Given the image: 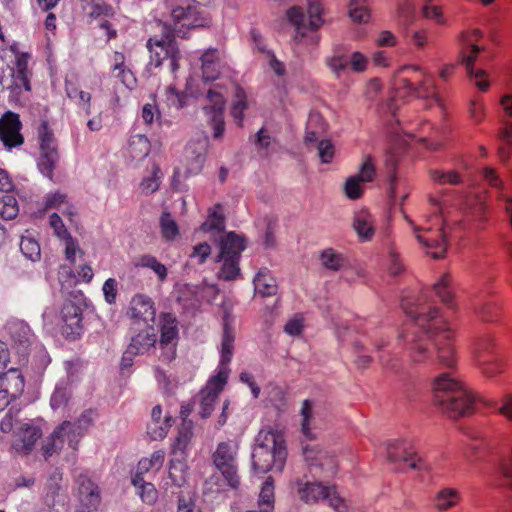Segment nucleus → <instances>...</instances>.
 Listing matches in <instances>:
<instances>
[{
  "label": "nucleus",
  "mask_w": 512,
  "mask_h": 512,
  "mask_svg": "<svg viewBox=\"0 0 512 512\" xmlns=\"http://www.w3.org/2000/svg\"><path fill=\"white\" fill-rule=\"evenodd\" d=\"M401 306L411 318L402 334L404 351L412 363H425L435 347L439 363L446 368H454L457 356L453 346L454 331L449 322L438 314V310L427 302H411L403 298Z\"/></svg>",
  "instance_id": "nucleus-1"
},
{
  "label": "nucleus",
  "mask_w": 512,
  "mask_h": 512,
  "mask_svg": "<svg viewBox=\"0 0 512 512\" xmlns=\"http://www.w3.org/2000/svg\"><path fill=\"white\" fill-rule=\"evenodd\" d=\"M432 390L433 405L449 418L468 416L475 410L476 396L473 391L448 373L434 379Z\"/></svg>",
  "instance_id": "nucleus-2"
},
{
  "label": "nucleus",
  "mask_w": 512,
  "mask_h": 512,
  "mask_svg": "<svg viewBox=\"0 0 512 512\" xmlns=\"http://www.w3.org/2000/svg\"><path fill=\"white\" fill-rule=\"evenodd\" d=\"M169 7V22H166L173 33L187 39L195 29L209 28L211 17L204 13L199 5L190 0H167Z\"/></svg>",
  "instance_id": "nucleus-3"
},
{
  "label": "nucleus",
  "mask_w": 512,
  "mask_h": 512,
  "mask_svg": "<svg viewBox=\"0 0 512 512\" xmlns=\"http://www.w3.org/2000/svg\"><path fill=\"white\" fill-rule=\"evenodd\" d=\"M483 34L480 29L472 28L460 32L458 42L460 45L458 53V61L465 65L467 73L475 80V85L482 92H486L490 87L488 74L486 71L479 69L474 72V64L478 55L483 51V47L478 45Z\"/></svg>",
  "instance_id": "nucleus-4"
},
{
  "label": "nucleus",
  "mask_w": 512,
  "mask_h": 512,
  "mask_svg": "<svg viewBox=\"0 0 512 512\" xmlns=\"http://www.w3.org/2000/svg\"><path fill=\"white\" fill-rule=\"evenodd\" d=\"M162 26L161 36H154L148 39L146 47L150 52V60L156 67L162 65L165 60H170L172 72L179 69L181 52L176 41V35L168 27L167 23L159 21Z\"/></svg>",
  "instance_id": "nucleus-5"
},
{
  "label": "nucleus",
  "mask_w": 512,
  "mask_h": 512,
  "mask_svg": "<svg viewBox=\"0 0 512 512\" xmlns=\"http://www.w3.org/2000/svg\"><path fill=\"white\" fill-rule=\"evenodd\" d=\"M245 248V238L235 232H229L220 239L217 256V261L222 262L218 275L220 279L230 281L240 275L239 261Z\"/></svg>",
  "instance_id": "nucleus-6"
},
{
  "label": "nucleus",
  "mask_w": 512,
  "mask_h": 512,
  "mask_svg": "<svg viewBox=\"0 0 512 512\" xmlns=\"http://www.w3.org/2000/svg\"><path fill=\"white\" fill-rule=\"evenodd\" d=\"M56 331L66 340H76L83 332V308L80 303L67 299L54 319Z\"/></svg>",
  "instance_id": "nucleus-7"
},
{
  "label": "nucleus",
  "mask_w": 512,
  "mask_h": 512,
  "mask_svg": "<svg viewBox=\"0 0 512 512\" xmlns=\"http://www.w3.org/2000/svg\"><path fill=\"white\" fill-rule=\"evenodd\" d=\"M297 494L305 503L314 504L320 500H328L329 505L336 512H348L346 501L338 494L334 485H324L322 482L298 481Z\"/></svg>",
  "instance_id": "nucleus-8"
},
{
  "label": "nucleus",
  "mask_w": 512,
  "mask_h": 512,
  "mask_svg": "<svg viewBox=\"0 0 512 512\" xmlns=\"http://www.w3.org/2000/svg\"><path fill=\"white\" fill-rule=\"evenodd\" d=\"M37 134L39 140L38 169L43 175L53 180V173L60 158L57 140L47 121L40 123Z\"/></svg>",
  "instance_id": "nucleus-9"
},
{
  "label": "nucleus",
  "mask_w": 512,
  "mask_h": 512,
  "mask_svg": "<svg viewBox=\"0 0 512 512\" xmlns=\"http://www.w3.org/2000/svg\"><path fill=\"white\" fill-rule=\"evenodd\" d=\"M160 338L157 341L160 354L159 360L163 363H171L176 359L179 342V321L170 312H162L159 315Z\"/></svg>",
  "instance_id": "nucleus-10"
},
{
  "label": "nucleus",
  "mask_w": 512,
  "mask_h": 512,
  "mask_svg": "<svg viewBox=\"0 0 512 512\" xmlns=\"http://www.w3.org/2000/svg\"><path fill=\"white\" fill-rule=\"evenodd\" d=\"M238 449L237 442L223 441L218 443L211 456L215 467L220 471L227 484L234 489L238 488L240 484L236 463Z\"/></svg>",
  "instance_id": "nucleus-11"
},
{
  "label": "nucleus",
  "mask_w": 512,
  "mask_h": 512,
  "mask_svg": "<svg viewBox=\"0 0 512 512\" xmlns=\"http://www.w3.org/2000/svg\"><path fill=\"white\" fill-rule=\"evenodd\" d=\"M387 457L401 469H421L424 461L418 455L413 445L406 441H395L387 445Z\"/></svg>",
  "instance_id": "nucleus-12"
},
{
  "label": "nucleus",
  "mask_w": 512,
  "mask_h": 512,
  "mask_svg": "<svg viewBox=\"0 0 512 512\" xmlns=\"http://www.w3.org/2000/svg\"><path fill=\"white\" fill-rule=\"evenodd\" d=\"M228 375L225 371H219L211 377L205 387L199 392L200 415L202 418H208L215 407L219 394L227 383Z\"/></svg>",
  "instance_id": "nucleus-13"
},
{
  "label": "nucleus",
  "mask_w": 512,
  "mask_h": 512,
  "mask_svg": "<svg viewBox=\"0 0 512 512\" xmlns=\"http://www.w3.org/2000/svg\"><path fill=\"white\" fill-rule=\"evenodd\" d=\"M24 387V377L19 368L6 369L0 375V410L9 404L11 399L20 395Z\"/></svg>",
  "instance_id": "nucleus-14"
},
{
  "label": "nucleus",
  "mask_w": 512,
  "mask_h": 512,
  "mask_svg": "<svg viewBox=\"0 0 512 512\" xmlns=\"http://www.w3.org/2000/svg\"><path fill=\"white\" fill-rule=\"evenodd\" d=\"M22 123L19 115L8 111L0 118V140L4 147L12 149L20 147L24 143V137L21 134Z\"/></svg>",
  "instance_id": "nucleus-15"
},
{
  "label": "nucleus",
  "mask_w": 512,
  "mask_h": 512,
  "mask_svg": "<svg viewBox=\"0 0 512 512\" xmlns=\"http://www.w3.org/2000/svg\"><path fill=\"white\" fill-rule=\"evenodd\" d=\"M303 456L310 470L315 469L325 471L332 475L337 471V462L335 457L316 445L304 446Z\"/></svg>",
  "instance_id": "nucleus-16"
},
{
  "label": "nucleus",
  "mask_w": 512,
  "mask_h": 512,
  "mask_svg": "<svg viewBox=\"0 0 512 512\" xmlns=\"http://www.w3.org/2000/svg\"><path fill=\"white\" fill-rule=\"evenodd\" d=\"M10 334L13 341L12 348L19 354V365L23 366L27 363V357L35 336L30 327L24 322L13 324L10 328Z\"/></svg>",
  "instance_id": "nucleus-17"
},
{
  "label": "nucleus",
  "mask_w": 512,
  "mask_h": 512,
  "mask_svg": "<svg viewBox=\"0 0 512 512\" xmlns=\"http://www.w3.org/2000/svg\"><path fill=\"white\" fill-rule=\"evenodd\" d=\"M127 316L133 324H148L149 321H154L156 309L153 300L146 295L136 294L130 301Z\"/></svg>",
  "instance_id": "nucleus-18"
},
{
  "label": "nucleus",
  "mask_w": 512,
  "mask_h": 512,
  "mask_svg": "<svg viewBox=\"0 0 512 512\" xmlns=\"http://www.w3.org/2000/svg\"><path fill=\"white\" fill-rule=\"evenodd\" d=\"M434 221L438 228L436 230L424 229L423 233L418 235V239L427 247L435 249L431 252L434 258H440L447 250L448 241L442 218L435 216Z\"/></svg>",
  "instance_id": "nucleus-19"
},
{
  "label": "nucleus",
  "mask_w": 512,
  "mask_h": 512,
  "mask_svg": "<svg viewBox=\"0 0 512 512\" xmlns=\"http://www.w3.org/2000/svg\"><path fill=\"white\" fill-rule=\"evenodd\" d=\"M157 334L151 325H147L143 330L132 336L127 347L128 355H144L156 349Z\"/></svg>",
  "instance_id": "nucleus-20"
},
{
  "label": "nucleus",
  "mask_w": 512,
  "mask_h": 512,
  "mask_svg": "<svg viewBox=\"0 0 512 512\" xmlns=\"http://www.w3.org/2000/svg\"><path fill=\"white\" fill-rule=\"evenodd\" d=\"M257 440L265 442L268 446L269 443H272V450H270V452L275 462H279L280 464L285 462L288 453L283 431L270 427L263 428L259 431Z\"/></svg>",
  "instance_id": "nucleus-21"
},
{
  "label": "nucleus",
  "mask_w": 512,
  "mask_h": 512,
  "mask_svg": "<svg viewBox=\"0 0 512 512\" xmlns=\"http://www.w3.org/2000/svg\"><path fill=\"white\" fill-rule=\"evenodd\" d=\"M75 436V425L70 421H63L51 434L48 442L42 447L46 457L58 452L62 449L66 440L72 441L71 437Z\"/></svg>",
  "instance_id": "nucleus-22"
},
{
  "label": "nucleus",
  "mask_w": 512,
  "mask_h": 512,
  "mask_svg": "<svg viewBox=\"0 0 512 512\" xmlns=\"http://www.w3.org/2000/svg\"><path fill=\"white\" fill-rule=\"evenodd\" d=\"M413 75L407 80L408 86L415 90L418 97L427 98L436 94L434 78L421 68L411 67Z\"/></svg>",
  "instance_id": "nucleus-23"
},
{
  "label": "nucleus",
  "mask_w": 512,
  "mask_h": 512,
  "mask_svg": "<svg viewBox=\"0 0 512 512\" xmlns=\"http://www.w3.org/2000/svg\"><path fill=\"white\" fill-rule=\"evenodd\" d=\"M44 209L51 210L57 209L60 210L63 215H65L70 223L76 224L77 218V210L75 206L69 202L68 197L65 193L60 191H56L54 193H50L45 197L44 201Z\"/></svg>",
  "instance_id": "nucleus-24"
},
{
  "label": "nucleus",
  "mask_w": 512,
  "mask_h": 512,
  "mask_svg": "<svg viewBox=\"0 0 512 512\" xmlns=\"http://www.w3.org/2000/svg\"><path fill=\"white\" fill-rule=\"evenodd\" d=\"M41 436L42 431L39 427L24 424L18 432V439L14 441L13 447L17 452L28 454L32 451Z\"/></svg>",
  "instance_id": "nucleus-25"
},
{
  "label": "nucleus",
  "mask_w": 512,
  "mask_h": 512,
  "mask_svg": "<svg viewBox=\"0 0 512 512\" xmlns=\"http://www.w3.org/2000/svg\"><path fill=\"white\" fill-rule=\"evenodd\" d=\"M202 77L205 81H215L221 74V61L218 49L205 50L200 58Z\"/></svg>",
  "instance_id": "nucleus-26"
},
{
  "label": "nucleus",
  "mask_w": 512,
  "mask_h": 512,
  "mask_svg": "<svg viewBox=\"0 0 512 512\" xmlns=\"http://www.w3.org/2000/svg\"><path fill=\"white\" fill-rule=\"evenodd\" d=\"M162 412L160 405H156L151 411L152 422L148 426L147 433L152 440L163 439L171 427V416H163Z\"/></svg>",
  "instance_id": "nucleus-27"
},
{
  "label": "nucleus",
  "mask_w": 512,
  "mask_h": 512,
  "mask_svg": "<svg viewBox=\"0 0 512 512\" xmlns=\"http://www.w3.org/2000/svg\"><path fill=\"white\" fill-rule=\"evenodd\" d=\"M112 72L128 88L132 89L136 85V78L132 71L125 65V55L122 52L115 51L112 55Z\"/></svg>",
  "instance_id": "nucleus-28"
},
{
  "label": "nucleus",
  "mask_w": 512,
  "mask_h": 512,
  "mask_svg": "<svg viewBox=\"0 0 512 512\" xmlns=\"http://www.w3.org/2000/svg\"><path fill=\"white\" fill-rule=\"evenodd\" d=\"M192 437L193 423L191 421L184 420L178 428L177 436L171 445V453L175 456L179 454L181 457H184Z\"/></svg>",
  "instance_id": "nucleus-29"
},
{
  "label": "nucleus",
  "mask_w": 512,
  "mask_h": 512,
  "mask_svg": "<svg viewBox=\"0 0 512 512\" xmlns=\"http://www.w3.org/2000/svg\"><path fill=\"white\" fill-rule=\"evenodd\" d=\"M31 56L26 52H18L16 54V74L15 84L17 87H23L26 91L31 90L30 76L31 71L28 69V63Z\"/></svg>",
  "instance_id": "nucleus-30"
},
{
  "label": "nucleus",
  "mask_w": 512,
  "mask_h": 512,
  "mask_svg": "<svg viewBox=\"0 0 512 512\" xmlns=\"http://www.w3.org/2000/svg\"><path fill=\"white\" fill-rule=\"evenodd\" d=\"M235 334L230 324L229 315L223 318V336L221 343V364L227 365L233 356Z\"/></svg>",
  "instance_id": "nucleus-31"
},
{
  "label": "nucleus",
  "mask_w": 512,
  "mask_h": 512,
  "mask_svg": "<svg viewBox=\"0 0 512 512\" xmlns=\"http://www.w3.org/2000/svg\"><path fill=\"white\" fill-rule=\"evenodd\" d=\"M475 360L477 364H481L484 361L499 354L498 346L493 336L485 335L479 338L475 344Z\"/></svg>",
  "instance_id": "nucleus-32"
},
{
  "label": "nucleus",
  "mask_w": 512,
  "mask_h": 512,
  "mask_svg": "<svg viewBox=\"0 0 512 512\" xmlns=\"http://www.w3.org/2000/svg\"><path fill=\"white\" fill-rule=\"evenodd\" d=\"M434 292L442 303L447 305L448 308L454 309L456 304L454 302V289L452 286V277L449 273L441 276L437 283L434 284Z\"/></svg>",
  "instance_id": "nucleus-33"
},
{
  "label": "nucleus",
  "mask_w": 512,
  "mask_h": 512,
  "mask_svg": "<svg viewBox=\"0 0 512 512\" xmlns=\"http://www.w3.org/2000/svg\"><path fill=\"white\" fill-rule=\"evenodd\" d=\"M259 442V445L253 451L252 463L256 471L265 473L272 468L275 460L273 459L268 445L265 442Z\"/></svg>",
  "instance_id": "nucleus-34"
},
{
  "label": "nucleus",
  "mask_w": 512,
  "mask_h": 512,
  "mask_svg": "<svg viewBox=\"0 0 512 512\" xmlns=\"http://www.w3.org/2000/svg\"><path fill=\"white\" fill-rule=\"evenodd\" d=\"M165 460V453L162 450L155 451L151 457L142 458L137 466L133 476L144 478L145 474L155 473L161 469Z\"/></svg>",
  "instance_id": "nucleus-35"
},
{
  "label": "nucleus",
  "mask_w": 512,
  "mask_h": 512,
  "mask_svg": "<svg viewBox=\"0 0 512 512\" xmlns=\"http://www.w3.org/2000/svg\"><path fill=\"white\" fill-rule=\"evenodd\" d=\"M248 109V97L245 90L237 85L234 100L230 108V114L236 121L238 127H243L245 111Z\"/></svg>",
  "instance_id": "nucleus-36"
},
{
  "label": "nucleus",
  "mask_w": 512,
  "mask_h": 512,
  "mask_svg": "<svg viewBox=\"0 0 512 512\" xmlns=\"http://www.w3.org/2000/svg\"><path fill=\"white\" fill-rule=\"evenodd\" d=\"M274 482L272 477H268L262 485L257 510H248L246 512H274Z\"/></svg>",
  "instance_id": "nucleus-37"
},
{
  "label": "nucleus",
  "mask_w": 512,
  "mask_h": 512,
  "mask_svg": "<svg viewBox=\"0 0 512 512\" xmlns=\"http://www.w3.org/2000/svg\"><path fill=\"white\" fill-rule=\"evenodd\" d=\"M255 290L262 296H272L277 292V284L270 271L261 269L254 278Z\"/></svg>",
  "instance_id": "nucleus-38"
},
{
  "label": "nucleus",
  "mask_w": 512,
  "mask_h": 512,
  "mask_svg": "<svg viewBox=\"0 0 512 512\" xmlns=\"http://www.w3.org/2000/svg\"><path fill=\"white\" fill-rule=\"evenodd\" d=\"M133 266L135 268H149L151 269L158 277L159 281L163 282L167 278V268L165 265L160 263L156 257L149 255V254H143L138 257H136L133 260Z\"/></svg>",
  "instance_id": "nucleus-39"
},
{
  "label": "nucleus",
  "mask_w": 512,
  "mask_h": 512,
  "mask_svg": "<svg viewBox=\"0 0 512 512\" xmlns=\"http://www.w3.org/2000/svg\"><path fill=\"white\" fill-rule=\"evenodd\" d=\"M79 494L88 508L96 509L100 503V493L98 487L87 478H83L79 484Z\"/></svg>",
  "instance_id": "nucleus-40"
},
{
  "label": "nucleus",
  "mask_w": 512,
  "mask_h": 512,
  "mask_svg": "<svg viewBox=\"0 0 512 512\" xmlns=\"http://www.w3.org/2000/svg\"><path fill=\"white\" fill-rule=\"evenodd\" d=\"M478 366L485 376L495 377L507 371L508 360L504 355L499 353Z\"/></svg>",
  "instance_id": "nucleus-41"
},
{
  "label": "nucleus",
  "mask_w": 512,
  "mask_h": 512,
  "mask_svg": "<svg viewBox=\"0 0 512 512\" xmlns=\"http://www.w3.org/2000/svg\"><path fill=\"white\" fill-rule=\"evenodd\" d=\"M132 484L137 488L141 500L148 504L153 505L158 500V490L151 482L145 481L144 478L132 476Z\"/></svg>",
  "instance_id": "nucleus-42"
},
{
  "label": "nucleus",
  "mask_w": 512,
  "mask_h": 512,
  "mask_svg": "<svg viewBox=\"0 0 512 512\" xmlns=\"http://www.w3.org/2000/svg\"><path fill=\"white\" fill-rule=\"evenodd\" d=\"M201 229L205 232L223 231L225 229V216L221 204H215L209 209L207 221L202 224Z\"/></svg>",
  "instance_id": "nucleus-43"
},
{
  "label": "nucleus",
  "mask_w": 512,
  "mask_h": 512,
  "mask_svg": "<svg viewBox=\"0 0 512 512\" xmlns=\"http://www.w3.org/2000/svg\"><path fill=\"white\" fill-rule=\"evenodd\" d=\"M353 227L363 240H370L375 232L372 216L366 212L356 214Z\"/></svg>",
  "instance_id": "nucleus-44"
},
{
  "label": "nucleus",
  "mask_w": 512,
  "mask_h": 512,
  "mask_svg": "<svg viewBox=\"0 0 512 512\" xmlns=\"http://www.w3.org/2000/svg\"><path fill=\"white\" fill-rule=\"evenodd\" d=\"M459 501L460 494L456 489L444 488L435 496L434 504L438 510L445 511L456 506Z\"/></svg>",
  "instance_id": "nucleus-45"
},
{
  "label": "nucleus",
  "mask_w": 512,
  "mask_h": 512,
  "mask_svg": "<svg viewBox=\"0 0 512 512\" xmlns=\"http://www.w3.org/2000/svg\"><path fill=\"white\" fill-rule=\"evenodd\" d=\"M150 141L144 135H135L130 138L128 153L133 159H142L150 152Z\"/></svg>",
  "instance_id": "nucleus-46"
},
{
  "label": "nucleus",
  "mask_w": 512,
  "mask_h": 512,
  "mask_svg": "<svg viewBox=\"0 0 512 512\" xmlns=\"http://www.w3.org/2000/svg\"><path fill=\"white\" fill-rule=\"evenodd\" d=\"M160 229L162 237L166 241H173L179 235V227L176 221L172 218L171 213L165 211L160 217Z\"/></svg>",
  "instance_id": "nucleus-47"
},
{
  "label": "nucleus",
  "mask_w": 512,
  "mask_h": 512,
  "mask_svg": "<svg viewBox=\"0 0 512 512\" xmlns=\"http://www.w3.org/2000/svg\"><path fill=\"white\" fill-rule=\"evenodd\" d=\"M308 2V27L311 30H318L323 24V7L321 0H307Z\"/></svg>",
  "instance_id": "nucleus-48"
},
{
  "label": "nucleus",
  "mask_w": 512,
  "mask_h": 512,
  "mask_svg": "<svg viewBox=\"0 0 512 512\" xmlns=\"http://www.w3.org/2000/svg\"><path fill=\"white\" fill-rule=\"evenodd\" d=\"M349 15L357 23H366L371 17L370 9L366 5L365 0H351Z\"/></svg>",
  "instance_id": "nucleus-49"
},
{
  "label": "nucleus",
  "mask_w": 512,
  "mask_h": 512,
  "mask_svg": "<svg viewBox=\"0 0 512 512\" xmlns=\"http://www.w3.org/2000/svg\"><path fill=\"white\" fill-rule=\"evenodd\" d=\"M19 214L18 201L13 195L0 197V217L4 220H12Z\"/></svg>",
  "instance_id": "nucleus-50"
},
{
  "label": "nucleus",
  "mask_w": 512,
  "mask_h": 512,
  "mask_svg": "<svg viewBox=\"0 0 512 512\" xmlns=\"http://www.w3.org/2000/svg\"><path fill=\"white\" fill-rule=\"evenodd\" d=\"M322 265L330 270L338 271L344 265L345 259L341 253H338L333 248L325 249L320 256Z\"/></svg>",
  "instance_id": "nucleus-51"
},
{
  "label": "nucleus",
  "mask_w": 512,
  "mask_h": 512,
  "mask_svg": "<svg viewBox=\"0 0 512 512\" xmlns=\"http://www.w3.org/2000/svg\"><path fill=\"white\" fill-rule=\"evenodd\" d=\"M207 104L203 107L204 112H224L226 99L224 95L215 90L209 89L206 94Z\"/></svg>",
  "instance_id": "nucleus-52"
},
{
  "label": "nucleus",
  "mask_w": 512,
  "mask_h": 512,
  "mask_svg": "<svg viewBox=\"0 0 512 512\" xmlns=\"http://www.w3.org/2000/svg\"><path fill=\"white\" fill-rule=\"evenodd\" d=\"M430 178L437 184H450L457 185L461 183V176L454 170L443 171L440 169H434L430 171Z\"/></svg>",
  "instance_id": "nucleus-53"
},
{
  "label": "nucleus",
  "mask_w": 512,
  "mask_h": 512,
  "mask_svg": "<svg viewBox=\"0 0 512 512\" xmlns=\"http://www.w3.org/2000/svg\"><path fill=\"white\" fill-rule=\"evenodd\" d=\"M301 416H302V424H301L302 433L309 440H314L316 438V436L314 434H312V429L310 426V422L313 417V404L308 399L304 400L302 403Z\"/></svg>",
  "instance_id": "nucleus-54"
},
{
  "label": "nucleus",
  "mask_w": 512,
  "mask_h": 512,
  "mask_svg": "<svg viewBox=\"0 0 512 512\" xmlns=\"http://www.w3.org/2000/svg\"><path fill=\"white\" fill-rule=\"evenodd\" d=\"M208 125L213 130V138L221 139L225 132L224 112H204Z\"/></svg>",
  "instance_id": "nucleus-55"
},
{
  "label": "nucleus",
  "mask_w": 512,
  "mask_h": 512,
  "mask_svg": "<svg viewBox=\"0 0 512 512\" xmlns=\"http://www.w3.org/2000/svg\"><path fill=\"white\" fill-rule=\"evenodd\" d=\"M364 184L355 175L348 177L344 185V192L347 198L351 200L360 199L364 194Z\"/></svg>",
  "instance_id": "nucleus-56"
},
{
  "label": "nucleus",
  "mask_w": 512,
  "mask_h": 512,
  "mask_svg": "<svg viewBox=\"0 0 512 512\" xmlns=\"http://www.w3.org/2000/svg\"><path fill=\"white\" fill-rule=\"evenodd\" d=\"M376 175V167L372 156H365L359 168V172L355 176L366 184L373 182Z\"/></svg>",
  "instance_id": "nucleus-57"
},
{
  "label": "nucleus",
  "mask_w": 512,
  "mask_h": 512,
  "mask_svg": "<svg viewBox=\"0 0 512 512\" xmlns=\"http://www.w3.org/2000/svg\"><path fill=\"white\" fill-rule=\"evenodd\" d=\"M162 172L158 165H153L151 176L145 177L140 183V188L145 194H152L159 189Z\"/></svg>",
  "instance_id": "nucleus-58"
},
{
  "label": "nucleus",
  "mask_w": 512,
  "mask_h": 512,
  "mask_svg": "<svg viewBox=\"0 0 512 512\" xmlns=\"http://www.w3.org/2000/svg\"><path fill=\"white\" fill-rule=\"evenodd\" d=\"M286 17L288 21L295 27L297 33H300L303 37L304 33L302 30L306 28L305 14L303 9L299 6H292L287 10Z\"/></svg>",
  "instance_id": "nucleus-59"
},
{
  "label": "nucleus",
  "mask_w": 512,
  "mask_h": 512,
  "mask_svg": "<svg viewBox=\"0 0 512 512\" xmlns=\"http://www.w3.org/2000/svg\"><path fill=\"white\" fill-rule=\"evenodd\" d=\"M422 16L426 19L433 20L438 25L445 24L442 7L435 5L431 0L427 1L422 7Z\"/></svg>",
  "instance_id": "nucleus-60"
},
{
  "label": "nucleus",
  "mask_w": 512,
  "mask_h": 512,
  "mask_svg": "<svg viewBox=\"0 0 512 512\" xmlns=\"http://www.w3.org/2000/svg\"><path fill=\"white\" fill-rule=\"evenodd\" d=\"M20 249L27 258L33 261L40 256V246L37 241L32 238L23 237L20 242Z\"/></svg>",
  "instance_id": "nucleus-61"
},
{
  "label": "nucleus",
  "mask_w": 512,
  "mask_h": 512,
  "mask_svg": "<svg viewBox=\"0 0 512 512\" xmlns=\"http://www.w3.org/2000/svg\"><path fill=\"white\" fill-rule=\"evenodd\" d=\"M177 512H202L196 506V497L192 492L181 494L178 498Z\"/></svg>",
  "instance_id": "nucleus-62"
},
{
  "label": "nucleus",
  "mask_w": 512,
  "mask_h": 512,
  "mask_svg": "<svg viewBox=\"0 0 512 512\" xmlns=\"http://www.w3.org/2000/svg\"><path fill=\"white\" fill-rule=\"evenodd\" d=\"M94 19L112 18L115 15L114 9L105 2H94L89 13Z\"/></svg>",
  "instance_id": "nucleus-63"
},
{
  "label": "nucleus",
  "mask_w": 512,
  "mask_h": 512,
  "mask_svg": "<svg viewBox=\"0 0 512 512\" xmlns=\"http://www.w3.org/2000/svg\"><path fill=\"white\" fill-rule=\"evenodd\" d=\"M369 60L361 52H353L350 56L348 67L354 72H364L367 69Z\"/></svg>",
  "instance_id": "nucleus-64"
}]
</instances>
